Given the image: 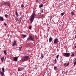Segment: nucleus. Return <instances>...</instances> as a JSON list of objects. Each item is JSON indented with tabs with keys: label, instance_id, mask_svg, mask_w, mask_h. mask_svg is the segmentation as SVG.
Here are the masks:
<instances>
[{
	"label": "nucleus",
	"instance_id": "f257e3e1",
	"mask_svg": "<svg viewBox=\"0 0 76 76\" xmlns=\"http://www.w3.org/2000/svg\"><path fill=\"white\" fill-rule=\"evenodd\" d=\"M36 16V14L35 13H33L32 14L31 16V17L30 19L29 20L30 21V22L31 23L33 22L34 19L35 18V17Z\"/></svg>",
	"mask_w": 76,
	"mask_h": 76
},
{
	"label": "nucleus",
	"instance_id": "f03ea898",
	"mask_svg": "<svg viewBox=\"0 0 76 76\" xmlns=\"http://www.w3.org/2000/svg\"><path fill=\"white\" fill-rule=\"evenodd\" d=\"M29 56L28 55H25L22 58V61L23 62L26 61L27 60H28Z\"/></svg>",
	"mask_w": 76,
	"mask_h": 76
},
{
	"label": "nucleus",
	"instance_id": "7ed1b4c3",
	"mask_svg": "<svg viewBox=\"0 0 76 76\" xmlns=\"http://www.w3.org/2000/svg\"><path fill=\"white\" fill-rule=\"evenodd\" d=\"M27 40L28 41H33V37L31 36V35H29L28 38L27 39Z\"/></svg>",
	"mask_w": 76,
	"mask_h": 76
},
{
	"label": "nucleus",
	"instance_id": "20e7f679",
	"mask_svg": "<svg viewBox=\"0 0 76 76\" xmlns=\"http://www.w3.org/2000/svg\"><path fill=\"white\" fill-rule=\"evenodd\" d=\"M63 55L64 56H66V57H69L70 56V53L67 52H66V53H64Z\"/></svg>",
	"mask_w": 76,
	"mask_h": 76
},
{
	"label": "nucleus",
	"instance_id": "39448f33",
	"mask_svg": "<svg viewBox=\"0 0 76 76\" xmlns=\"http://www.w3.org/2000/svg\"><path fill=\"white\" fill-rule=\"evenodd\" d=\"M58 42V39H54V43H56V44H57Z\"/></svg>",
	"mask_w": 76,
	"mask_h": 76
},
{
	"label": "nucleus",
	"instance_id": "423d86ee",
	"mask_svg": "<svg viewBox=\"0 0 76 76\" xmlns=\"http://www.w3.org/2000/svg\"><path fill=\"white\" fill-rule=\"evenodd\" d=\"M18 56L14 57V60L15 61H18Z\"/></svg>",
	"mask_w": 76,
	"mask_h": 76
},
{
	"label": "nucleus",
	"instance_id": "0eeeda50",
	"mask_svg": "<svg viewBox=\"0 0 76 76\" xmlns=\"http://www.w3.org/2000/svg\"><path fill=\"white\" fill-rule=\"evenodd\" d=\"M17 42V41L16 40H14V43H13L12 46H14L15 45V44Z\"/></svg>",
	"mask_w": 76,
	"mask_h": 76
},
{
	"label": "nucleus",
	"instance_id": "6e6552de",
	"mask_svg": "<svg viewBox=\"0 0 76 76\" xmlns=\"http://www.w3.org/2000/svg\"><path fill=\"white\" fill-rule=\"evenodd\" d=\"M15 14H16V15L17 17H19V15L17 11H15Z\"/></svg>",
	"mask_w": 76,
	"mask_h": 76
},
{
	"label": "nucleus",
	"instance_id": "1a4fd4ad",
	"mask_svg": "<svg viewBox=\"0 0 76 76\" xmlns=\"http://www.w3.org/2000/svg\"><path fill=\"white\" fill-rule=\"evenodd\" d=\"M0 20L2 21H3L4 19H3V18L2 17L0 16Z\"/></svg>",
	"mask_w": 76,
	"mask_h": 76
},
{
	"label": "nucleus",
	"instance_id": "9d476101",
	"mask_svg": "<svg viewBox=\"0 0 76 76\" xmlns=\"http://www.w3.org/2000/svg\"><path fill=\"white\" fill-rule=\"evenodd\" d=\"M52 37H50L49 38V42H52Z\"/></svg>",
	"mask_w": 76,
	"mask_h": 76
},
{
	"label": "nucleus",
	"instance_id": "9b49d317",
	"mask_svg": "<svg viewBox=\"0 0 76 76\" xmlns=\"http://www.w3.org/2000/svg\"><path fill=\"white\" fill-rule=\"evenodd\" d=\"M71 14H72V16L74 15H75V12H74L73 11H72V12H71Z\"/></svg>",
	"mask_w": 76,
	"mask_h": 76
},
{
	"label": "nucleus",
	"instance_id": "f8f14e48",
	"mask_svg": "<svg viewBox=\"0 0 76 76\" xmlns=\"http://www.w3.org/2000/svg\"><path fill=\"white\" fill-rule=\"evenodd\" d=\"M21 35L23 38H25L26 37V36L25 34H21Z\"/></svg>",
	"mask_w": 76,
	"mask_h": 76
},
{
	"label": "nucleus",
	"instance_id": "ddd939ff",
	"mask_svg": "<svg viewBox=\"0 0 76 76\" xmlns=\"http://www.w3.org/2000/svg\"><path fill=\"white\" fill-rule=\"evenodd\" d=\"M4 53L5 55L6 56H7V53L6 50H4Z\"/></svg>",
	"mask_w": 76,
	"mask_h": 76
},
{
	"label": "nucleus",
	"instance_id": "4468645a",
	"mask_svg": "<svg viewBox=\"0 0 76 76\" xmlns=\"http://www.w3.org/2000/svg\"><path fill=\"white\" fill-rule=\"evenodd\" d=\"M0 74H1L2 76H3L4 74V72H3V71L1 72V73H0Z\"/></svg>",
	"mask_w": 76,
	"mask_h": 76
},
{
	"label": "nucleus",
	"instance_id": "2eb2a0df",
	"mask_svg": "<svg viewBox=\"0 0 76 76\" xmlns=\"http://www.w3.org/2000/svg\"><path fill=\"white\" fill-rule=\"evenodd\" d=\"M43 4H41L39 6V7L40 8H41V7H43Z\"/></svg>",
	"mask_w": 76,
	"mask_h": 76
},
{
	"label": "nucleus",
	"instance_id": "dca6fc26",
	"mask_svg": "<svg viewBox=\"0 0 76 76\" xmlns=\"http://www.w3.org/2000/svg\"><path fill=\"white\" fill-rule=\"evenodd\" d=\"M21 20H22L21 17H20V18L19 19V22H21Z\"/></svg>",
	"mask_w": 76,
	"mask_h": 76
},
{
	"label": "nucleus",
	"instance_id": "f3484780",
	"mask_svg": "<svg viewBox=\"0 0 76 76\" xmlns=\"http://www.w3.org/2000/svg\"><path fill=\"white\" fill-rule=\"evenodd\" d=\"M41 56L42 58H44V54H41Z\"/></svg>",
	"mask_w": 76,
	"mask_h": 76
},
{
	"label": "nucleus",
	"instance_id": "a211bd4d",
	"mask_svg": "<svg viewBox=\"0 0 76 76\" xmlns=\"http://www.w3.org/2000/svg\"><path fill=\"white\" fill-rule=\"evenodd\" d=\"M10 5H11V4L10 3H9V4H8L7 2V6H8L10 7Z\"/></svg>",
	"mask_w": 76,
	"mask_h": 76
},
{
	"label": "nucleus",
	"instance_id": "6ab92c4d",
	"mask_svg": "<svg viewBox=\"0 0 76 76\" xmlns=\"http://www.w3.org/2000/svg\"><path fill=\"white\" fill-rule=\"evenodd\" d=\"M2 71L3 72H5V71H4V67H3V68H2Z\"/></svg>",
	"mask_w": 76,
	"mask_h": 76
},
{
	"label": "nucleus",
	"instance_id": "aec40b11",
	"mask_svg": "<svg viewBox=\"0 0 76 76\" xmlns=\"http://www.w3.org/2000/svg\"><path fill=\"white\" fill-rule=\"evenodd\" d=\"M64 12H63L62 13H61V15H62V16H63L64 15Z\"/></svg>",
	"mask_w": 76,
	"mask_h": 76
},
{
	"label": "nucleus",
	"instance_id": "412c9836",
	"mask_svg": "<svg viewBox=\"0 0 76 76\" xmlns=\"http://www.w3.org/2000/svg\"><path fill=\"white\" fill-rule=\"evenodd\" d=\"M71 56L73 57L74 56V53H72V55H71Z\"/></svg>",
	"mask_w": 76,
	"mask_h": 76
},
{
	"label": "nucleus",
	"instance_id": "4be33fe9",
	"mask_svg": "<svg viewBox=\"0 0 76 76\" xmlns=\"http://www.w3.org/2000/svg\"><path fill=\"white\" fill-rule=\"evenodd\" d=\"M70 63L69 62L66 65V66H67L68 65H69Z\"/></svg>",
	"mask_w": 76,
	"mask_h": 76
},
{
	"label": "nucleus",
	"instance_id": "5701e85b",
	"mask_svg": "<svg viewBox=\"0 0 76 76\" xmlns=\"http://www.w3.org/2000/svg\"><path fill=\"white\" fill-rule=\"evenodd\" d=\"M22 47L21 46V47H20L19 48V49L20 50H21V49H22Z\"/></svg>",
	"mask_w": 76,
	"mask_h": 76
},
{
	"label": "nucleus",
	"instance_id": "b1692460",
	"mask_svg": "<svg viewBox=\"0 0 76 76\" xmlns=\"http://www.w3.org/2000/svg\"><path fill=\"white\" fill-rule=\"evenodd\" d=\"M21 7H22V8H23L24 7V5H23V4H22V5H21Z\"/></svg>",
	"mask_w": 76,
	"mask_h": 76
},
{
	"label": "nucleus",
	"instance_id": "393cba45",
	"mask_svg": "<svg viewBox=\"0 0 76 76\" xmlns=\"http://www.w3.org/2000/svg\"><path fill=\"white\" fill-rule=\"evenodd\" d=\"M4 59V57H2V58H1V61H3Z\"/></svg>",
	"mask_w": 76,
	"mask_h": 76
},
{
	"label": "nucleus",
	"instance_id": "a878e982",
	"mask_svg": "<svg viewBox=\"0 0 76 76\" xmlns=\"http://www.w3.org/2000/svg\"><path fill=\"white\" fill-rule=\"evenodd\" d=\"M16 21H18V22H19V20H18V18H16Z\"/></svg>",
	"mask_w": 76,
	"mask_h": 76
},
{
	"label": "nucleus",
	"instance_id": "bb28decb",
	"mask_svg": "<svg viewBox=\"0 0 76 76\" xmlns=\"http://www.w3.org/2000/svg\"><path fill=\"white\" fill-rule=\"evenodd\" d=\"M8 15L7 14H5V17H6V18H7V17H8Z\"/></svg>",
	"mask_w": 76,
	"mask_h": 76
},
{
	"label": "nucleus",
	"instance_id": "cd10ccee",
	"mask_svg": "<svg viewBox=\"0 0 76 76\" xmlns=\"http://www.w3.org/2000/svg\"><path fill=\"white\" fill-rule=\"evenodd\" d=\"M59 55H58L57 56H56V58H57V59H58V58H59Z\"/></svg>",
	"mask_w": 76,
	"mask_h": 76
},
{
	"label": "nucleus",
	"instance_id": "c85d7f7f",
	"mask_svg": "<svg viewBox=\"0 0 76 76\" xmlns=\"http://www.w3.org/2000/svg\"><path fill=\"white\" fill-rule=\"evenodd\" d=\"M52 16L51 15V16L50 17V21H51V20H52Z\"/></svg>",
	"mask_w": 76,
	"mask_h": 76
},
{
	"label": "nucleus",
	"instance_id": "c756f323",
	"mask_svg": "<svg viewBox=\"0 0 76 76\" xmlns=\"http://www.w3.org/2000/svg\"><path fill=\"white\" fill-rule=\"evenodd\" d=\"M31 28H32V27H31V26H29V29H30V30H31Z\"/></svg>",
	"mask_w": 76,
	"mask_h": 76
},
{
	"label": "nucleus",
	"instance_id": "7c9ffc66",
	"mask_svg": "<svg viewBox=\"0 0 76 76\" xmlns=\"http://www.w3.org/2000/svg\"><path fill=\"white\" fill-rule=\"evenodd\" d=\"M54 61H55V63H56L57 62L56 59H55Z\"/></svg>",
	"mask_w": 76,
	"mask_h": 76
},
{
	"label": "nucleus",
	"instance_id": "2f4dec72",
	"mask_svg": "<svg viewBox=\"0 0 76 76\" xmlns=\"http://www.w3.org/2000/svg\"><path fill=\"white\" fill-rule=\"evenodd\" d=\"M74 61L75 62V64L76 65V58H75V59L74 60Z\"/></svg>",
	"mask_w": 76,
	"mask_h": 76
},
{
	"label": "nucleus",
	"instance_id": "473e14b6",
	"mask_svg": "<svg viewBox=\"0 0 76 76\" xmlns=\"http://www.w3.org/2000/svg\"><path fill=\"white\" fill-rule=\"evenodd\" d=\"M4 4H5V5H6V4H7V2H4Z\"/></svg>",
	"mask_w": 76,
	"mask_h": 76
},
{
	"label": "nucleus",
	"instance_id": "72a5a7b5",
	"mask_svg": "<svg viewBox=\"0 0 76 76\" xmlns=\"http://www.w3.org/2000/svg\"><path fill=\"white\" fill-rule=\"evenodd\" d=\"M18 71H21L20 68H18Z\"/></svg>",
	"mask_w": 76,
	"mask_h": 76
},
{
	"label": "nucleus",
	"instance_id": "f704fd0d",
	"mask_svg": "<svg viewBox=\"0 0 76 76\" xmlns=\"http://www.w3.org/2000/svg\"><path fill=\"white\" fill-rule=\"evenodd\" d=\"M56 68H57V66H54V69L56 70Z\"/></svg>",
	"mask_w": 76,
	"mask_h": 76
},
{
	"label": "nucleus",
	"instance_id": "c9c22d12",
	"mask_svg": "<svg viewBox=\"0 0 76 76\" xmlns=\"http://www.w3.org/2000/svg\"><path fill=\"white\" fill-rule=\"evenodd\" d=\"M41 17L42 18L44 17V15H43L42 14V15H41Z\"/></svg>",
	"mask_w": 76,
	"mask_h": 76
},
{
	"label": "nucleus",
	"instance_id": "e433bc0d",
	"mask_svg": "<svg viewBox=\"0 0 76 76\" xmlns=\"http://www.w3.org/2000/svg\"><path fill=\"white\" fill-rule=\"evenodd\" d=\"M66 63H65V64H64V66H66Z\"/></svg>",
	"mask_w": 76,
	"mask_h": 76
},
{
	"label": "nucleus",
	"instance_id": "4c0bfd02",
	"mask_svg": "<svg viewBox=\"0 0 76 76\" xmlns=\"http://www.w3.org/2000/svg\"><path fill=\"white\" fill-rule=\"evenodd\" d=\"M5 26H7V24L6 23H4V24Z\"/></svg>",
	"mask_w": 76,
	"mask_h": 76
},
{
	"label": "nucleus",
	"instance_id": "58836bf2",
	"mask_svg": "<svg viewBox=\"0 0 76 76\" xmlns=\"http://www.w3.org/2000/svg\"><path fill=\"white\" fill-rule=\"evenodd\" d=\"M76 65L75 63V62L74 61V66H75Z\"/></svg>",
	"mask_w": 76,
	"mask_h": 76
},
{
	"label": "nucleus",
	"instance_id": "ea45409f",
	"mask_svg": "<svg viewBox=\"0 0 76 76\" xmlns=\"http://www.w3.org/2000/svg\"><path fill=\"white\" fill-rule=\"evenodd\" d=\"M38 1H39V0H36V2L37 3H38Z\"/></svg>",
	"mask_w": 76,
	"mask_h": 76
},
{
	"label": "nucleus",
	"instance_id": "a19ab883",
	"mask_svg": "<svg viewBox=\"0 0 76 76\" xmlns=\"http://www.w3.org/2000/svg\"><path fill=\"white\" fill-rule=\"evenodd\" d=\"M43 10H42V12H41V13H42L43 12Z\"/></svg>",
	"mask_w": 76,
	"mask_h": 76
},
{
	"label": "nucleus",
	"instance_id": "79ce46f5",
	"mask_svg": "<svg viewBox=\"0 0 76 76\" xmlns=\"http://www.w3.org/2000/svg\"><path fill=\"white\" fill-rule=\"evenodd\" d=\"M47 26L48 27V26H49V24L48 23L47 24Z\"/></svg>",
	"mask_w": 76,
	"mask_h": 76
},
{
	"label": "nucleus",
	"instance_id": "37998d69",
	"mask_svg": "<svg viewBox=\"0 0 76 76\" xmlns=\"http://www.w3.org/2000/svg\"><path fill=\"white\" fill-rule=\"evenodd\" d=\"M75 48H76V46H75Z\"/></svg>",
	"mask_w": 76,
	"mask_h": 76
},
{
	"label": "nucleus",
	"instance_id": "c03bdc74",
	"mask_svg": "<svg viewBox=\"0 0 76 76\" xmlns=\"http://www.w3.org/2000/svg\"><path fill=\"white\" fill-rule=\"evenodd\" d=\"M19 14H20V15H21V14H20V12Z\"/></svg>",
	"mask_w": 76,
	"mask_h": 76
},
{
	"label": "nucleus",
	"instance_id": "a18cd8bd",
	"mask_svg": "<svg viewBox=\"0 0 76 76\" xmlns=\"http://www.w3.org/2000/svg\"><path fill=\"white\" fill-rule=\"evenodd\" d=\"M75 37L76 39V36Z\"/></svg>",
	"mask_w": 76,
	"mask_h": 76
}]
</instances>
